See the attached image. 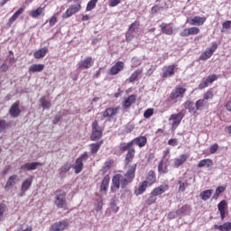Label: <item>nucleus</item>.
<instances>
[{
  "label": "nucleus",
  "instance_id": "obj_33",
  "mask_svg": "<svg viewBox=\"0 0 231 231\" xmlns=\"http://www.w3.org/2000/svg\"><path fill=\"white\" fill-rule=\"evenodd\" d=\"M132 142L139 147H145V143H147V138L145 136H140L134 139Z\"/></svg>",
  "mask_w": 231,
  "mask_h": 231
},
{
  "label": "nucleus",
  "instance_id": "obj_35",
  "mask_svg": "<svg viewBox=\"0 0 231 231\" xmlns=\"http://www.w3.org/2000/svg\"><path fill=\"white\" fill-rule=\"evenodd\" d=\"M46 53H48V48L44 47L35 51L33 57L34 59H43V57H46Z\"/></svg>",
  "mask_w": 231,
  "mask_h": 231
},
{
  "label": "nucleus",
  "instance_id": "obj_51",
  "mask_svg": "<svg viewBox=\"0 0 231 231\" xmlns=\"http://www.w3.org/2000/svg\"><path fill=\"white\" fill-rule=\"evenodd\" d=\"M213 97H214V94L212 93V91H208L204 95L203 100H205L206 102H208V100H212Z\"/></svg>",
  "mask_w": 231,
  "mask_h": 231
},
{
  "label": "nucleus",
  "instance_id": "obj_19",
  "mask_svg": "<svg viewBox=\"0 0 231 231\" xmlns=\"http://www.w3.org/2000/svg\"><path fill=\"white\" fill-rule=\"evenodd\" d=\"M217 79V75L213 74L208 76L205 81L201 82L199 85V89H205V88H208V84H212V82H215V80Z\"/></svg>",
  "mask_w": 231,
  "mask_h": 231
},
{
  "label": "nucleus",
  "instance_id": "obj_40",
  "mask_svg": "<svg viewBox=\"0 0 231 231\" xmlns=\"http://www.w3.org/2000/svg\"><path fill=\"white\" fill-rule=\"evenodd\" d=\"M206 165H207V167H212V165H214V163L212 162V160H210V159H203L199 162L198 167H199V169H201V168L205 167Z\"/></svg>",
  "mask_w": 231,
  "mask_h": 231
},
{
  "label": "nucleus",
  "instance_id": "obj_24",
  "mask_svg": "<svg viewBox=\"0 0 231 231\" xmlns=\"http://www.w3.org/2000/svg\"><path fill=\"white\" fill-rule=\"evenodd\" d=\"M24 12V8L20 7L13 15L9 18V21L7 23V26H12L15 21H17V18Z\"/></svg>",
  "mask_w": 231,
  "mask_h": 231
},
{
  "label": "nucleus",
  "instance_id": "obj_3",
  "mask_svg": "<svg viewBox=\"0 0 231 231\" xmlns=\"http://www.w3.org/2000/svg\"><path fill=\"white\" fill-rule=\"evenodd\" d=\"M103 133L104 130L100 125H98V121H94L92 123V134L90 136V140H92V142H96V140H100V138H102Z\"/></svg>",
  "mask_w": 231,
  "mask_h": 231
},
{
  "label": "nucleus",
  "instance_id": "obj_6",
  "mask_svg": "<svg viewBox=\"0 0 231 231\" xmlns=\"http://www.w3.org/2000/svg\"><path fill=\"white\" fill-rule=\"evenodd\" d=\"M183 113L180 112L179 114H172L170 118L169 122L171 123L172 129H177L178 125L181 124V120H183Z\"/></svg>",
  "mask_w": 231,
  "mask_h": 231
},
{
  "label": "nucleus",
  "instance_id": "obj_4",
  "mask_svg": "<svg viewBox=\"0 0 231 231\" xmlns=\"http://www.w3.org/2000/svg\"><path fill=\"white\" fill-rule=\"evenodd\" d=\"M140 30V23L138 22H134L129 29L128 32L125 34L126 37V41L129 42L131 41H133V37H134L136 35V33H138Z\"/></svg>",
  "mask_w": 231,
  "mask_h": 231
},
{
  "label": "nucleus",
  "instance_id": "obj_60",
  "mask_svg": "<svg viewBox=\"0 0 231 231\" xmlns=\"http://www.w3.org/2000/svg\"><path fill=\"white\" fill-rule=\"evenodd\" d=\"M168 145H171V147H176V145H178V139H170L168 142Z\"/></svg>",
  "mask_w": 231,
  "mask_h": 231
},
{
  "label": "nucleus",
  "instance_id": "obj_49",
  "mask_svg": "<svg viewBox=\"0 0 231 231\" xmlns=\"http://www.w3.org/2000/svg\"><path fill=\"white\" fill-rule=\"evenodd\" d=\"M154 115V109L148 108L144 111L143 116L144 118H151Z\"/></svg>",
  "mask_w": 231,
  "mask_h": 231
},
{
  "label": "nucleus",
  "instance_id": "obj_64",
  "mask_svg": "<svg viewBox=\"0 0 231 231\" xmlns=\"http://www.w3.org/2000/svg\"><path fill=\"white\" fill-rule=\"evenodd\" d=\"M56 23H57V17L52 16V17L50 19V26H55Z\"/></svg>",
  "mask_w": 231,
  "mask_h": 231
},
{
  "label": "nucleus",
  "instance_id": "obj_54",
  "mask_svg": "<svg viewBox=\"0 0 231 231\" xmlns=\"http://www.w3.org/2000/svg\"><path fill=\"white\" fill-rule=\"evenodd\" d=\"M120 3H122V0H110L109 6L111 8H115V6H118V5H120Z\"/></svg>",
  "mask_w": 231,
  "mask_h": 231
},
{
  "label": "nucleus",
  "instance_id": "obj_27",
  "mask_svg": "<svg viewBox=\"0 0 231 231\" xmlns=\"http://www.w3.org/2000/svg\"><path fill=\"white\" fill-rule=\"evenodd\" d=\"M118 113V108H107L103 112V118H111V116H115Z\"/></svg>",
  "mask_w": 231,
  "mask_h": 231
},
{
  "label": "nucleus",
  "instance_id": "obj_58",
  "mask_svg": "<svg viewBox=\"0 0 231 231\" xmlns=\"http://www.w3.org/2000/svg\"><path fill=\"white\" fill-rule=\"evenodd\" d=\"M6 210V205L5 204H0V219L3 218V214H5V211Z\"/></svg>",
  "mask_w": 231,
  "mask_h": 231
},
{
  "label": "nucleus",
  "instance_id": "obj_9",
  "mask_svg": "<svg viewBox=\"0 0 231 231\" xmlns=\"http://www.w3.org/2000/svg\"><path fill=\"white\" fill-rule=\"evenodd\" d=\"M216 50H217V44L214 42L209 49L200 55V60H208V59L214 55V51H216Z\"/></svg>",
  "mask_w": 231,
  "mask_h": 231
},
{
  "label": "nucleus",
  "instance_id": "obj_56",
  "mask_svg": "<svg viewBox=\"0 0 231 231\" xmlns=\"http://www.w3.org/2000/svg\"><path fill=\"white\" fill-rule=\"evenodd\" d=\"M132 64L133 66H134V68H136L137 66H140V64H142V61L138 58L134 57L132 59Z\"/></svg>",
  "mask_w": 231,
  "mask_h": 231
},
{
  "label": "nucleus",
  "instance_id": "obj_36",
  "mask_svg": "<svg viewBox=\"0 0 231 231\" xmlns=\"http://www.w3.org/2000/svg\"><path fill=\"white\" fill-rule=\"evenodd\" d=\"M148 185L149 184H147V181H143L139 188L134 190L135 196H141V194H143V192H145L147 189Z\"/></svg>",
  "mask_w": 231,
  "mask_h": 231
},
{
  "label": "nucleus",
  "instance_id": "obj_1",
  "mask_svg": "<svg viewBox=\"0 0 231 231\" xmlns=\"http://www.w3.org/2000/svg\"><path fill=\"white\" fill-rule=\"evenodd\" d=\"M134 172H136V164L131 166L125 176L122 174H116L112 179V192L118 190L120 185L123 189H125V187L134 180Z\"/></svg>",
  "mask_w": 231,
  "mask_h": 231
},
{
  "label": "nucleus",
  "instance_id": "obj_11",
  "mask_svg": "<svg viewBox=\"0 0 231 231\" xmlns=\"http://www.w3.org/2000/svg\"><path fill=\"white\" fill-rule=\"evenodd\" d=\"M94 63L95 61L93 60V58L88 57L85 60H80L78 63V66L80 68V69H89Z\"/></svg>",
  "mask_w": 231,
  "mask_h": 231
},
{
  "label": "nucleus",
  "instance_id": "obj_55",
  "mask_svg": "<svg viewBox=\"0 0 231 231\" xmlns=\"http://www.w3.org/2000/svg\"><path fill=\"white\" fill-rule=\"evenodd\" d=\"M179 190H180V192H185V189H187V182H183L181 180H179Z\"/></svg>",
  "mask_w": 231,
  "mask_h": 231
},
{
  "label": "nucleus",
  "instance_id": "obj_34",
  "mask_svg": "<svg viewBox=\"0 0 231 231\" xmlns=\"http://www.w3.org/2000/svg\"><path fill=\"white\" fill-rule=\"evenodd\" d=\"M109 177L108 175H106L101 182V188H100V190L101 192H107V189L109 187Z\"/></svg>",
  "mask_w": 231,
  "mask_h": 231
},
{
  "label": "nucleus",
  "instance_id": "obj_59",
  "mask_svg": "<svg viewBox=\"0 0 231 231\" xmlns=\"http://www.w3.org/2000/svg\"><path fill=\"white\" fill-rule=\"evenodd\" d=\"M110 207H111V209L113 210V212H115V214H116V212H118V210H120V208H118L115 202H111Z\"/></svg>",
  "mask_w": 231,
  "mask_h": 231
},
{
  "label": "nucleus",
  "instance_id": "obj_21",
  "mask_svg": "<svg viewBox=\"0 0 231 231\" xmlns=\"http://www.w3.org/2000/svg\"><path fill=\"white\" fill-rule=\"evenodd\" d=\"M124 69V62L117 61L111 69L110 75H118Z\"/></svg>",
  "mask_w": 231,
  "mask_h": 231
},
{
  "label": "nucleus",
  "instance_id": "obj_31",
  "mask_svg": "<svg viewBox=\"0 0 231 231\" xmlns=\"http://www.w3.org/2000/svg\"><path fill=\"white\" fill-rule=\"evenodd\" d=\"M146 184L152 185V183H156V173L154 171H150L148 172L147 178H146Z\"/></svg>",
  "mask_w": 231,
  "mask_h": 231
},
{
  "label": "nucleus",
  "instance_id": "obj_13",
  "mask_svg": "<svg viewBox=\"0 0 231 231\" xmlns=\"http://www.w3.org/2000/svg\"><path fill=\"white\" fill-rule=\"evenodd\" d=\"M167 190H169V185L162 184L161 186L152 189L151 196H162V194H165Z\"/></svg>",
  "mask_w": 231,
  "mask_h": 231
},
{
  "label": "nucleus",
  "instance_id": "obj_17",
  "mask_svg": "<svg viewBox=\"0 0 231 231\" xmlns=\"http://www.w3.org/2000/svg\"><path fill=\"white\" fill-rule=\"evenodd\" d=\"M42 163L41 162H27L21 166L22 171H36L38 167H42Z\"/></svg>",
  "mask_w": 231,
  "mask_h": 231
},
{
  "label": "nucleus",
  "instance_id": "obj_43",
  "mask_svg": "<svg viewBox=\"0 0 231 231\" xmlns=\"http://www.w3.org/2000/svg\"><path fill=\"white\" fill-rule=\"evenodd\" d=\"M162 33H166V35L172 34V27L167 26V24L162 23L161 24Z\"/></svg>",
  "mask_w": 231,
  "mask_h": 231
},
{
  "label": "nucleus",
  "instance_id": "obj_28",
  "mask_svg": "<svg viewBox=\"0 0 231 231\" xmlns=\"http://www.w3.org/2000/svg\"><path fill=\"white\" fill-rule=\"evenodd\" d=\"M184 107L185 109H188L189 113H191L192 115H195L196 111H198V109H196V105H194V103H192L190 100H188L184 103Z\"/></svg>",
  "mask_w": 231,
  "mask_h": 231
},
{
  "label": "nucleus",
  "instance_id": "obj_20",
  "mask_svg": "<svg viewBox=\"0 0 231 231\" xmlns=\"http://www.w3.org/2000/svg\"><path fill=\"white\" fill-rule=\"evenodd\" d=\"M17 184V175H13L11 177H9V179L7 180L5 189V190H12V189H14V185Z\"/></svg>",
  "mask_w": 231,
  "mask_h": 231
},
{
  "label": "nucleus",
  "instance_id": "obj_53",
  "mask_svg": "<svg viewBox=\"0 0 231 231\" xmlns=\"http://www.w3.org/2000/svg\"><path fill=\"white\" fill-rule=\"evenodd\" d=\"M70 169H71V164L66 163V164H64V165L60 169V172H68V171H69Z\"/></svg>",
  "mask_w": 231,
  "mask_h": 231
},
{
  "label": "nucleus",
  "instance_id": "obj_2",
  "mask_svg": "<svg viewBox=\"0 0 231 231\" xmlns=\"http://www.w3.org/2000/svg\"><path fill=\"white\" fill-rule=\"evenodd\" d=\"M54 203L58 208H66V192L60 189L56 190Z\"/></svg>",
  "mask_w": 231,
  "mask_h": 231
},
{
  "label": "nucleus",
  "instance_id": "obj_10",
  "mask_svg": "<svg viewBox=\"0 0 231 231\" xmlns=\"http://www.w3.org/2000/svg\"><path fill=\"white\" fill-rule=\"evenodd\" d=\"M207 21L206 17L194 16L188 19V23L190 26H203Z\"/></svg>",
  "mask_w": 231,
  "mask_h": 231
},
{
  "label": "nucleus",
  "instance_id": "obj_16",
  "mask_svg": "<svg viewBox=\"0 0 231 231\" xmlns=\"http://www.w3.org/2000/svg\"><path fill=\"white\" fill-rule=\"evenodd\" d=\"M158 172L160 174H167V172H169V162L166 159H162L159 162Z\"/></svg>",
  "mask_w": 231,
  "mask_h": 231
},
{
  "label": "nucleus",
  "instance_id": "obj_57",
  "mask_svg": "<svg viewBox=\"0 0 231 231\" xmlns=\"http://www.w3.org/2000/svg\"><path fill=\"white\" fill-rule=\"evenodd\" d=\"M217 149H219V146L217 145V143H215L209 148V152L211 154H214L217 152Z\"/></svg>",
  "mask_w": 231,
  "mask_h": 231
},
{
  "label": "nucleus",
  "instance_id": "obj_15",
  "mask_svg": "<svg viewBox=\"0 0 231 231\" xmlns=\"http://www.w3.org/2000/svg\"><path fill=\"white\" fill-rule=\"evenodd\" d=\"M67 226H68V220H62V221L54 223V224L51 226L50 230H51V231H62V230H64Z\"/></svg>",
  "mask_w": 231,
  "mask_h": 231
},
{
  "label": "nucleus",
  "instance_id": "obj_37",
  "mask_svg": "<svg viewBox=\"0 0 231 231\" xmlns=\"http://www.w3.org/2000/svg\"><path fill=\"white\" fill-rule=\"evenodd\" d=\"M134 148H129L128 152L126 153V157L125 159V164L127 165V163H131V162H133V158H134Z\"/></svg>",
  "mask_w": 231,
  "mask_h": 231
},
{
  "label": "nucleus",
  "instance_id": "obj_52",
  "mask_svg": "<svg viewBox=\"0 0 231 231\" xmlns=\"http://www.w3.org/2000/svg\"><path fill=\"white\" fill-rule=\"evenodd\" d=\"M156 195H151V197H149V199L146 200L147 205H152L154 203H156Z\"/></svg>",
  "mask_w": 231,
  "mask_h": 231
},
{
  "label": "nucleus",
  "instance_id": "obj_29",
  "mask_svg": "<svg viewBox=\"0 0 231 231\" xmlns=\"http://www.w3.org/2000/svg\"><path fill=\"white\" fill-rule=\"evenodd\" d=\"M214 228L218 231H231V222H226L222 225H215Z\"/></svg>",
  "mask_w": 231,
  "mask_h": 231
},
{
  "label": "nucleus",
  "instance_id": "obj_61",
  "mask_svg": "<svg viewBox=\"0 0 231 231\" xmlns=\"http://www.w3.org/2000/svg\"><path fill=\"white\" fill-rule=\"evenodd\" d=\"M178 211H172L168 214L169 219H174L175 217H178Z\"/></svg>",
  "mask_w": 231,
  "mask_h": 231
},
{
  "label": "nucleus",
  "instance_id": "obj_26",
  "mask_svg": "<svg viewBox=\"0 0 231 231\" xmlns=\"http://www.w3.org/2000/svg\"><path fill=\"white\" fill-rule=\"evenodd\" d=\"M44 69V64H32L29 67L30 73H41Z\"/></svg>",
  "mask_w": 231,
  "mask_h": 231
},
{
  "label": "nucleus",
  "instance_id": "obj_48",
  "mask_svg": "<svg viewBox=\"0 0 231 231\" xmlns=\"http://www.w3.org/2000/svg\"><path fill=\"white\" fill-rule=\"evenodd\" d=\"M223 192H225V188L224 187H218L216 189L215 194L213 195V199H217V198H219V194H223Z\"/></svg>",
  "mask_w": 231,
  "mask_h": 231
},
{
  "label": "nucleus",
  "instance_id": "obj_7",
  "mask_svg": "<svg viewBox=\"0 0 231 231\" xmlns=\"http://www.w3.org/2000/svg\"><path fill=\"white\" fill-rule=\"evenodd\" d=\"M187 89L183 87H177L170 95L171 100H178V98H183L185 97Z\"/></svg>",
  "mask_w": 231,
  "mask_h": 231
},
{
  "label": "nucleus",
  "instance_id": "obj_47",
  "mask_svg": "<svg viewBox=\"0 0 231 231\" xmlns=\"http://www.w3.org/2000/svg\"><path fill=\"white\" fill-rule=\"evenodd\" d=\"M95 6H97L96 0H90L87 5V12H91V10H94Z\"/></svg>",
  "mask_w": 231,
  "mask_h": 231
},
{
  "label": "nucleus",
  "instance_id": "obj_46",
  "mask_svg": "<svg viewBox=\"0 0 231 231\" xmlns=\"http://www.w3.org/2000/svg\"><path fill=\"white\" fill-rule=\"evenodd\" d=\"M113 163H114L113 160H107L103 166V169H102L103 172L108 171L111 169V166L113 165Z\"/></svg>",
  "mask_w": 231,
  "mask_h": 231
},
{
  "label": "nucleus",
  "instance_id": "obj_38",
  "mask_svg": "<svg viewBox=\"0 0 231 231\" xmlns=\"http://www.w3.org/2000/svg\"><path fill=\"white\" fill-rule=\"evenodd\" d=\"M136 102V96L135 95H131L124 103L123 106L124 107H131L133 104Z\"/></svg>",
  "mask_w": 231,
  "mask_h": 231
},
{
  "label": "nucleus",
  "instance_id": "obj_14",
  "mask_svg": "<svg viewBox=\"0 0 231 231\" xmlns=\"http://www.w3.org/2000/svg\"><path fill=\"white\" fill-rule=\"evenodd\" d=\"M198 33H199V28L190 27L184 29L180 35V37H189V35H198Z\"/></svg>",
  "mask_w": 231,
  "mask_h": 231
},
{
  "label": "nucleus",
  "instance_id": "obj_50",
  "mask_svg": "<svg viewBox=\"0 0 231 231\" xmlns=\"http://www.w3.org/2000/svg\"><path fill=\"white\" fill-rule=\"evenodd\" d=\"M8 127V123L5 120H0V133H3Z\"/></svg>",
  "mask_w": 231,
  "mask_h": 231
},
{
  "label": "nucleus",
  "instance_id": "obj_12",
  "mask_svg": "<svg viewBox=\"0 0 231 231\" xmlns=\"http://www.w3.org/2000/svg\"><path fill=\"white\" fill-rule=\"evenodd\" d=\"M32 183H33V177H30L26 179L23 182H22L21 187V194L20 196L23 197L28 190H30V187H32Z\"/></svg>",
  "mask_w": 231,
  "mask_h": 231
},
{
  "label": "nucleus",
  "instance_id": "obj_8",
  "mask_svg": "<svg viewBox=\"0 0 231 231\" xmlns=\"http://www.w3.org/2000/svg\"><path fill=\"white\" fill-rule=\"evenodd\" d=\"M80 8H82V6L80 5V4H77L74 5H70L67 11L65 12V14H62V18L63 19H68L69 17H71V15H74V14H77V12H80Z\"/></svg>",
  "mask_w": 231,
  "mask_h": 231
},
{
  "label": "nucleus",
  "instance_id": "obj_22",
  "mask_svg": "<svg viewBox=\"0 0 231 231\" xmlns=\"http://www.w3.org/2000/svg\"><path fill=\"white\" fill-rule=\"evenodd\" d=\"M217 209L220 212V217L223 221L226 214V200H221L217 205Z\"/></svg>",
  "mask_w": 231,
  "mask_h": 231
},
{
  "label": "nucleus",
  "instance_id": "obj_41",
  "mask_svg": "<svg viewBox=\"0 0 231 231\" xmlns=\"http://www.w3.org/2000/svg\"><path fill=\"white\" fill-rule=\"evenodd\" d=\"M133 141L129 142V143H122L120 145H119V149L120 151H128L129 152V149H133Z\"/></svg>",
  "mask_w": 231,
  "mask_h": 231
},
{
  "label": "nucleus",
  "instance_id": "obj_18",
  "mask_svg": "<svg viewBox=\"0 0 231 231\" xmlns=\"http://www.w3.org/2000/svg\"><path fill=\"white\" fill-rule=\"evenodd\" d=\"M19 101H16L14 104L12 105L9 110V115H11L13 118H17V116L21 115V108H19Z\"/></svg>",
  "mask_w": 231,
  "mask_h": 231
},
{
  "label": "nucleus",
  "instance_id": "obj_44",
  "mask_svg": "<svg viewBox=\"0 0 231 231\" xmlns=\"http://www.w3.org/2000/svg\"><path fill=\"white\" fill-rule=\"evenodd\" d=\"M40 102H41L43 109H50L51 107V103H50V101L46 100V97H44L40 98Z\"/></svg>",
  "mask_w": 231,
  "mask_h": 231
},
{
  "label": "nucleus",
  "instance_id": "obj_23",
  "mask_svg": "<svg viewBox=\"0 0 231 231\" xmlns=\"http://www.w3.org/2000/svg\"><path fill=\"white\" fill-rule=\"evenodd\" d=\"M174 65H170L168 67H164L162 69V77L163 79H167L168 77H172L174 75V69H175Z\"/></svg>",
  "mask_w": 231,
  "mask_h": 231
},
{
  "label": "nucleus",
  "instance_id": "obj_63",
  "mask_svg": "<svg viewBox=\"0 0 231 231\" xmlns=\"http://www.w3.org/2000/svg\"><path fill=\"white\" fill-rule=\"evenodd\" d=\"M223 28L226 30H229L231 28V21H226L222 24Z\"/></svg>",
  "mask_w": 231,
  "mask_h": 231
},
{
  "label": "nucleus",
  "instance_id": "obj_25",
  "mask_svg": "<svg viewBox=\"0 0 231 231\" xmlns=\"http://www.w3.org/2000/svg\"><path fill=\"white\" fill-rule=\"evenodd\" d=\"M195 107L197 111H203V109H207V107H208V102L205 99H199L195 104Z\"/></svg>",
  "mask_w": 231,
  "mask_h": 231
},
{
  "label": "nucleus",
  "instance_id": "obj_42",
  "mask_svg": "<svg viewBox=\"0 0 231 231\" xmlns=\"http://www.w3.org/2000/svg\"><path fill=\"white\" fill-rule=\"evenodd\" d=\"M143 70L142 69H139L137 70H135L131 76L130 78L128 79V81L129 82H134V80H136V79H138V76L139 75H142V72Z\"/></svg>",
  "mask_w": 231,
  "mask_h": 231
},
{
  "label": "nucleus",
  "instance_id": "obj_62",
  "mask_svg": "<svg viewBox=\"0 0 231 231\" xmlns=\"http://www.w3.org/2000/svg\"><path fill=\"white\" fill-rule=\"evenodd\" d=\"M187 212V206H183L179 210H177L178 216H181V214H185Z\"/></svg>",
  "mask_w": 231,
  "mask_h": 231
},
{
  "label": "nucleus",
  "instance_id": "obj_45",
  "mask_svg": "<svg viewBox=\"0 0 231 231\" xmlns=\"http://www.w3.org/2000/svg\"><path fill=\"white\" fill-rule=\"evenodd\" d=\"M103 142H98V143H92L90 145L91 147V153L92 154H96V152H98V149H100V146L102 145Z\"/></svg>",
  "mask_w": 231,
  "mask_h": 231
},
{
  "label": "nucleus",
  "instance_id": "obj_39",
  "mask_svg": "<svg viewBox=\"0 0 231 231\" xmlns=\"http://www.w3.org/2000/svg\"><path fill=\"white\" fill-rule=\"evenodd\" d=\"M212 192H214V189H206L200 193L199 197L203 201H208V199H210Z\"/></svg>",
  "mask_w": 231,
  "mask_h": 231
},
{
  "label": "nucleus",
  "instance_id": "obj_30",
  "mask_svg": "<svg viewBox=\"0 0 231 231\" xmlns=\"http://www.w3.org/2000/svg\"><path fill=\"white\" fill-rule=\"evenodd\" d=\"M189 156L187 154H182L180 156V158H177L174 160V166L178 169V167H181V165L184 164L185 162H187V159Z\"/></svg>",
  "mask_w": 231,
  "mask_h": 231
},
{
  "label": "nucleus",
  "instance_id": "obj_5",
  "mask_svg": "<svg viewBox=\"0 0 231 231\" xmlns=\"http://www.w3.org/2000/svg\"><path fill=\"white\" fill-rule=\"evenodd\" d=\"M89 156L88 153H83L79 158L76 160L75 165H74V170L76 174H80L82 172V168L84 167V162L88 160Z\"/></svg>",
  "mask_w": 231,
  "mask_h": 231
},
{
  "label": "nucleus",
  "instance_id": "obj_32",
  "mask_svg": "<svg viewBox=\"0 0 231 231\" xmlns=\"http://www.w3.org/2000/svg\"><path fill=\"white\" fill-rule=\"evenodd\" d=\"M29 15H32L33 19H37V17L44 16V8L38 7L36 10H32L29 13Z\"/></svg>",
  "mask_w": 231,
  "mask_h": 231
}]
</instances>
